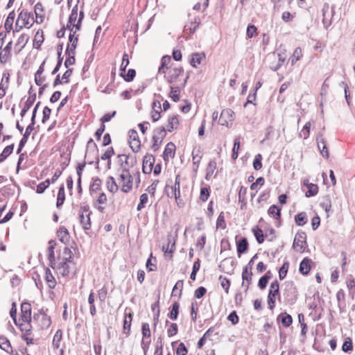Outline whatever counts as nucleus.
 I'll return each mask as SVG.
<instances>
[{
    "instance_id": "obj_11",
    "label": "nucleus",
    "mask_w": 355,
    "mask_h": 355,
    "mask_svg": "<svg viewBox=\"0 0 355 355\" xmlns=\"http://www.w3.org/2000/svg\"><path fill=\"white\" fill-rule=\"evenodd\" d=\"M155 157L153 155L147 154L144 157L142 163V171L145 174H150L155 164Z\"/></svg>"
},
{
    "instance_id": "obj_51",
    "label": "nucleus",
    "mask_w": 355,
    "mask_h": 355,
    "mask_svg": "<svg viewBox=\"0 0 355 355\" xmlns=\"http://www.w3.org/2000/svg\"><path fill=\"white\" fill-rule=\"evenodd\" d=\"M171 193L168 192L167 193V196L169 198L174 197L176 200H178L180 197V186H176L174 184L173 186L171 187Z\"/></svg>"
},
{
    "instance_id": "obj_13",
    "label": "nucleus",
    "mask_w": 355,
    "mask_h": 355,
    "mask_svg": "<svg viewBox=\"0 0 355 355\" xmlns=\"http://www.w3.org/2000/svg\"><path fill=\"white\" fill-rule=\"evenodd\" d=\"M316 141L318 149L320 150V153L322 157L328 159L329 157V151L325 144L324 139L323 137V135L322 133H318L316 137Z\"/></svg>"
},
{
    "instance_id": "obj_31",
    "label": "nucleus",
    "mask_w": 355,
    "mask_h": 355,
    "mask_svg": "<svg viewBox=\"0 0 355 355\" xmlns=\"http://www.w3.org/2000/svg\"><path fill=\"white\" fill-rule=\"evenodd\" d=\"M12 49V42H9L4 47L3 52L0 53V61L1 63H6L9 57Z\"/></svg>"
},
{
    "instance_id": "obj_47",
    "label": "nucleus",
    "mask_w": 355,
    "mask_h": 355,
    "mask_svg": "<svg viewBox=\"0 0 355 355\" xmlns=\"http://www.w3.org/2000/svg\"><path fill=\"white\" fill-rule=\"evenodd\" d=\"M311 125L310 121L305 123L299 134L300 137H302L304 139H306L309 137Z\"/></svg>"
},
{
    "instance_id": "obj_40",
    "label": "nucleus",
    "mask_w": 355,
    "mask_h": 355,
    "mask_svg": "<svg viewBox=\"0 0 355 355\" xmlns=\"http://www.w3.org/2000/svg\"><path fill=\"white\" fill-rule=\"evenodd\" d=\"M184 282L183 280H178L173 288L172 296L181 297L182 291L183 288Z\"/></svg>"
},
{
    "instance_id": "obj_59",
    "label": "nucleus",
    "mask_w": 355,
    "mask_h": 355,
    "mask_svg": "<svg viewBox=\"0 0 355 355\" xmlns=\"http://www.w3.org/2000/svg\"><path fill=\"white\" fill-rule=\"evenodd\" d=\"M148 195L146 193L141 194L139 198V203L137 207V211H141L145 207V205L148 202Z\"/></svg>"
},
{
    "instance_id": "obj_4",
    "label": "nucleus",
    "mask_w": 355,
    "mask_h": 355,
    "mask_svg": "<svg viewBox=\"0 0 355 355\" xmlns=\"http://www.w3.org/2000/svg\"><path fill=\"white\" fill-rule=\"evenodd\" d=\"M322 23L325 28H327L331 24V18L335 13V6H330L329 3H325L322 9Z\"/></svg>"
},
{
    "instance_id": "obj_22",
    "label": "nucleus",
    "mask_w": 355,
    "mask_h": 355,
    "mask_svg": "<svg viewBox=\"0 0 355 355\" xmlns=\"http://www.w3.org/2000/svg\"><path fill=\"white\" fill-rule=\"evenodd\" d=\"M36 99V94L33 93L31 95L29 96V97L27 98L26 101L25 102L24 106L22 108L20 116L21 118H23L26 112L29 110V109L32 107L33 103L35 102Z\"/></svg>"
},
{
    "instance_id": "obj_8",
    "label": "nucleus",
    "mask_w": 355,
    "mask_h": 355,
    "mask_svg": "<svg viewBox=\"0 0 355 355\" xmlns=\"http://www.w3.org/2000/svg\"><path fill=\"white\" fill-rule=\"evenodd\" d=\"M93 154L94 155V159H96V168H98V164H99V157H98V150L97 148V145L94 143L93 139L91 138L87 141V150L85 153V157L89 158L90 157L91 154Z\"/></svg>"
},
{
    "instance_id": "obj_39",
    "label": "nucleus",
    "mask_w": 355,
    "mask_h": 355,
    "mask_svg": "<svg viewBox=\"0 0 355 355\" xmlns=\"http://www.w3.org/2000/svg\"><path fill=\"white\" fill-rule=\"evenodd\" d=\"M281 207H278L277 205H273L269 207L268 214L277 220L281 217Z\"/></svg>"
},
{
    "instance_id": "obj_43",
    "label": "nucleus",
    "mask_w": 355,
    "mask_h": 355,
    "mask_svg": "<svg viewBox=\"0 0 355 355\" xmlns=\"http://www.w3.org/2000/svg\"><path fill=\"white\" fill-rule=\"evenodd\" d=\"M252 232L254 234V236L256 238L257 243L259 244L263 243L264 241V235H263L262 230H261L258 227H256L252 229Z\"/></svg>"
},
{
    "instance_id": "obj_17",
    "label": "nucleus",
    "mask_w": 355,
    "mask_h": 355,
    "mask_svg": "<svg viewBox=\"0 0 355 355\" xmlns=\"http://www.w3.org/2000/svg\"><path fill=\"white\" fill-rule=\"evenodd\" d=\"M175 154V146L173 142H168L163 153V159L164 161L168 162L169 157L173 158Z\"/></svg>"
},
{
    "instance_id": "obj_33",
    "label": "nucleus",
    "mask_w": 355,
    "mask_h": 355,
    "mask_svg": "<svg viewBox=\"0 0 355 355\" xmlns=\"http://www.w3.org/2000/svg\"><path fill=\"white\" fill-rule=\"evenodd\" d=\"M179 124V121L175 115H173L168 119L167 131L171 132L174 130L177 129Z\"/></svg>"
},
{
    "instance_id": "obj_34",
    "label": "nucleus",
    "mask_w": 355,
    "mask_h": 355,
    "mask_svg": "<svg viewBox=\"0 0 355 355\" xmlns=\"http://www.w3.org/2000/svg\"><path fill=\"white\" fill-rule=\"evenodd\" d=\"M45 279L50 288H54L56 282L49 268L45 269Z\"/></svg>"
},
{
    "instance_id": "obj_12",
    "label": "nucleus",
    "mask_w": 355,
    "mask_h": 355,
    "mask_svg": "<svg viewBox=\"0 0 355 355\" xmlns=\"http://www.w3.org/2000/svg\"><path fill=\"white\" fill-rule=\"evenodd\" d=\"M234 112L231 109L223 110L220 115L218 123L221 125L228 126V121H234Z\"/></svg>"
},
{
    "instance_id": "obj_18",
    "label": "nucleus",
    "mask_w": 355,
    "mask_h": 355,
    "mask_svg": "<svg viewBox=\"0 0 355 355\" xmlns=\"http://www.w3.org/2000/svg\"><path fill=\"white\" fill-rule=\"evenodd\" d=\"M252 277V270H247V268H243L242 271V279L243 283L242 286H245V291L247 292L249 288V284L251 283Z\"/></svg>"
},
{
    "instance_id": "obj_48",
    "label": "nucleus",
    "mask_w": 355,
    "mask_h": 355,
    "mask_svg": "<svg viewBox=\"0 0 355 355\" xmlns=\"http://www.w3.org/2000/svg\"><path fill=\"white\" fill-rule=\"evenodd\" d=\"M129 64V57L128 53H124L122 58V62L120 67V75L123 76V73L125 72L126 68Z\"/></svg>"
},
{
    "instance_id": "obj_60",
    "label": "nucleus",
    "mask_w": 355,
    "mask_h": 355,
    "mask_svg": "<svg viewBox=\"0 0 355 355\" xmlns=\"http://www.w3.org/2000/svg\"><path fill=\"white\" fill-rule=\"evenodd\" d=\"M200 24V20L199 17H195L193 21L191 22L190 26L188 27L189 32L191 34H193L196 32V29L198 28Z\"/></svg>"
},
{
    "instance_id": "obj_57",
    "label": "nucleus",
    "mask_w": 355,
    "mask_h": 355,
    "mask_svg": "<svg viewBox=\"0 0 355 355\" xmlns=\"http://www.w3.org/2000/svg\"><path fill=\"white\" fill-rule=\"evenodd\" d=\"M153 135H157L159 137V140L163 141V139L166 137V130L165 127L161 126L156 128L153 132Z\"/></svg>"
},
{
    "instance_id": "obj_32",
    "label": "nucleus",
    "mask_w": 355,
    "mask_h": 355,
    "mask_svg": "<svg viewBox=\"0 0 355 355\" xmlns=\"http://www.w3.org/2000/svg\"><path fill=\"white\" fill-rule=\"evenodd\" d=\"M106 187L107 190L114 193L118 191V185L116 183L115 179L112 176H109L107 178Z\"/></svg>"
},
{
    "instance_id": "obj_28",
    "label": "nucleus",
    "mask_w": 355,
    "mask_h": 355,
    "mask_svg": "<svg viewBox=\"0 0 355 355\" xmlns=\"http://www.w3.org/2000/svg\"><path fill=\"white\" fill-rule=\"evenodd\" d=\"M0 348L7 353H12V348L10 340L5 336H0Z\"/></svg>"
},
{
    "instance_id": "obj_41",
    "label": "nucleus",
    "mask_w": 355,
    "mask_h": 355,
    "mask_svg": "<svg viewBox=\"0 0 355 355\" xmlns=\"http://www.w3.org/2000/svg\"><path fill=\"white\" fill-rule=\"evenodd\" d=\"M318 192V187L315 184L309 183L307 184V191L305 193L307 198L315 196Z\"/></svg>"
},
{
    "instance_id": "obj_20",
    "label": "nucleus",
    "mask_w": 355,
    "mask_h": 355,
    "mask_svg": "<svg viewBox=\"0 0 355 355\" xmlns=\"http://www.w3.org/2000/svg\"><path fill=\"white\" fill-rule=\"evenodd\" d=\"M311 259L305 257L300 263L299 271L302 275H306L311 270Z\"/></svg>"
},
{
    "instance_id": "obj_62",
    "label": "nucleus",
    "mask_w": 355,
    "mask_h": 355,
    "mask_svg": "<svg viewBox=\"0 0 355 355\" xmlns=\"http://www.w3.org/2000/svg\"><path fill=\"white\" fill-rule=\"evenodd\" d=\"M240 148L239 138H236L234 141V146L232 149V158L236 159L238 157V151Z\"/></svg>"
},
{
    "instance_id": "obj_23",
    "label": "nucleus",
    "mask_w": 355,
    "mask_h": 355,
    "mask_svg": "<svg viewBox=\"0 0 355 355\" xmlns=\"http://www.w3.org/2000/svg\"><path fill=\"white\" fill-rule=\"evenodd\" d=\"M171 61L170 55H164L161 59V64L158 68L157 73L166 74V71L168 69V64Z\"/></svg>"
},
{
    "instance_id": "obj_25",
    "label": "nucleus",
    "mask_w": 355,
    "mask_h": 355,
    "mask_svg": "<svg viewBox=\"0 0 355 355\" xmlns=\"http://www.w3.org/2000/svg\"><path fill=\"white\" fill-rule=\"evenodd\" d=\"M277 320L280 321L284 327H288L293 323L292 316L286 312L280 313L277 317Z\"/></svg>"
},
{
    "instance_id": "obj_46",
    "label": "nucleus",
    "mask_w": 355,
    "mask_h": 355,
    "mask_svg": "<svg viewBox=\"0 0 355 355\" xmlns=\"http://www.w3.org/2000/svg\"><path fill=\"white\" fill-rule=\"evenodd\" d=\"M216 168V162L214 160H211L209 162L208 166L207 167L206 176H205L206 180H209V178L213 175Z\"/></svg>"
},
{
    "instance_id": "obj_52",
    "label": "nucleus",
    "mask_w": 355,
    "mask_h": 355,
    "mask_svg": "<svg viewBox=\"0 0 355 355\" xmlns=\"http://www.w3.org/2000/svg\"><path fill=\"white\" fill-rule=\"evenodd\" d=\"M210 196V188L209 187H202L200 189V199L202 202H205L208 200L209 197Z\"/></svg>"
},
{
    "instance_id": "obj_53",
    "label": "nucleus",
    "mask_w": 355,
    "mask_h": 355,
    "mask_svg": "<svg viewBox=\"0 0 355 355\" xmlns=\"http://www.w3.org/2000/svg\"><path fill=\"white\" fill-rule=\"evenodd\" d=\"M62 332L60 329L57 330L55 332L53 340V345L55 348L58 349L60 347V343L62 340Z\"/></svg>"
},
{
    "instance_id": "obj_16",
    "label": "nucleus",
    "mask_w": 355,
    "mask_h": 355,
    "mask_svg": "<svg viewBox=\"0 0 355 355\" xmlns=\"http://www.w3.org/2000/svg\"><path fill=\"white\" fill-rule=\"evenodd\" d=\"M118 162L119 164L120 168L119 171H121V172H127L130 171V164H129V160L128 155L125 154H120L117 156Z\"/></svg>"
},
{
    "instance_id": "obj_49",
    "label": "nucleus",
    "mask_w": 355,
    "mask_h": 355,
    "mask_svg": "<svg viewBox=\"0 0 355 355\" xmlns=\"http://www.w3.org/2000/svg\"><path fill=\"white\" fill-rule=\"evenodd\" d=\"M28 40H29V37L26 34H22L19 36V37L18 38L17 42L15 44V46H17L19 45L21 46L19 49V51H20L25 46V45L28 42Z\"/></svg>"
},
{
    "instance_id": "obj_63",
    "label": "nucleus",
    "mask_w": 355,
    "mask_h": 355,
    "mask_svg": "<svg viewBox=\"0 0 355 355\" xmlns=\"http://www.w3.org/2000/svg\"><path fill=\"white\" fill-rule=\"evenodd\" d=\"M216 227L224 230L226 227V223L225 220V216L223 212H220L219 214L217 220H216Z\"/></svg>"
},
{
    "instance_id": "obj_26",
    "label": "nucleus",
    "mask_w": 355,
    "mask_h": 355,
    "mask_svg": "<svg viewBox=\"0 0 355 355\" xmlns=\"http://www.w3.org/2000/svg\"><path fill=\"white\" fill-rule=\"evenodd\" d=\"M58 237L59 238V240L63 243H67L69 241V233L67 230V229L64 227H61L57 232Z\"/></svg>"
},
{
    "instance_id": "obj_5",
    "label": "nucleus",
    "mask_w": 355,
    "mask_h": 355,
    "mask_svg": "<svg viewBox=\"0 0 355 355\" xmlns=\"http://www.w3.org/2000/svg\"><path fill=\"white\" fill-rule=\"evenodd\" d=\"M306 235L304 232H298L294 239L293 248V249L299 252L304 251L306 245Z\"/></svg>"
},
{
    "instance_id": "obj_15",
    "label": "nucleus",
    "mask_w": 355,
    "mask_h": 355,
    "mask_svg": "<svg viewBox=\"0 0 355 355\" xmlns=\"http://www.w3.org/2000/svg\"><path fill=\"white\" fill-rule=\"evenodd\" d=\"M22 322H31V305L28 302H23L21 304Z\"/></svg>"
},
{
    "instance_id": "obj_24",
    "label": "nucleus",
    "mask_w": 355,
    "mask_h": 355,
    "mask_svg": "<svg viewBox=\"0 0 355 355\" xmlns=\"http://www.w3.org/2000/svg\"><path fill=\"white\" fill-rule=\"evenodd\" d=\"M192 158H193V171L195 173L197 172L200 160L202 159V155H200V148H195L192 151Z\"/></svg>"
},
{
    "instance_id": "obj_50",
    "label": "nucleus",
    "mask_w": 355,
    "mask_h": 355,
    "mask_svg": "<svg viewBox=\"0 0 355 355\" xmlns=\"http://www.w3.org/2000/svg\"><path fill=\"white\" fill-rule=\"evenodd\" d=\"M60 272L62 276H68L70 273L69 266L68 262L62 261L59 266Z\"/></svg>"
},
{
    "instance_id": "obj_30",
    "label": "nucleus",
    "mask_w": 355,
    "mask_h": 355,
    "mask_svg": "<svg viewBox=\"0 0 355 355\" xmlns=\"http://www.w3.org/2000/svg\"><path fill=\"white\" fill-rule=\"evenodd\" d=\"M179 309L180 304L178 302H173L171 306L170 312L168 314V316L171 320H175L178 318Z\"/></svg>"
},
{
    "instance_id": "obj_35",
    "label": "nucleus",
    "mask_w": 355,
    "mask_h": 355,
    "mask_svg": "<svg viewBox=\"0 0 355 355\" xmlns=\"http://www.w3.org/2000/svg\"><path fill=\"white\" fill-rule=\"evenodd\" d=\"M43 12V6L41 3L38 2L35 6V13L36 15V22L42 23L43 21L44 15L42 14Z\"/></svg>"
},
{
    "instance_id": "obj_14",
    "label": "nucleus",
    "mask_w": 355,
    "mask_h": 355,
    "mask_svg": "<svg viewBox=\"0 0 355 355\" xmlns=\"http://www.w3.org/2000/svg\"><path fill=\"white\" fill-rule=\"evenodd\" d=\"M34 129H35V125H33L29 124L27 126V128H26L25 132L23 135L22 138L19 141V146H18V148L17 150V154H19L21 152L23 148L24 147V146L26 145V144L28 139V137H29L31 133L34 130Z\"/></svg>"
},
{
    "instance_id": "obj_37",
    "label": "nucleus",
    "mask_w": 355,
    "mask_h": 355,
    "mask_svg": "<svg viewBox=\"0 0 355 355\" xmlns=\"http://www.w3.org/2000/svg\"><path fill=\"white\" fill-rule=\"evenodd\" d=\"M92 180H93V183L89 187L90 194H92L93 193H96L101 189V180L98 177L93 178Z\"/></svg>"
},
{
    "instance_id": "obj_19",
    "label": "nucleus",
    "mask_w": 355,
    "mask_h": 355,
    "mask_svg": "<svg viewBox=\"0 0 355 355\" xmlns=\"http://www.w3.org/2000/svg\"><path fill=\"white\" fill-rule=\"evenodd\" d=\"M248 241L245 237L236 241V250L239 257L248 250Z\"/></svg>"
},
{
    "instance_id": "obj_55",
    "label": "nucleus",
    "mask_w": 355,
    "mask_h": 355,
    "mask_svg": "<svg viewBox=\"0 0 355 355\" xmlns=\"http://www.w3.org/2000/svg\"><path fill=\"white\" fill-rule=\"evenodd\" d=\"M50 185V180L49 179L46 180L45 181L40 183L37 186L36 192L37 193H43L44 191L49 187Z\"/></svg>"
},
{
    "instance_id": "obj_44",
    "label": "nucleus",
    "mask_w": 355,
    "mask_h": 355,
    "mask_svg": "<svg viewBox=\"0 0 355 355\" xmlns=\"http://www.w3.org/2000/svg\"><path fill=\"white\" fill-rule=\"evenodd\" d=\"M180 88L179 87H171V92L169 96L174 102L180 101Z\"/></svg>"
},
{
    "instance_id": "obj_42",
    "label": "nucleus",
    "mask_w": 355,
    "mask_h": 355,
    "mask_svg": "<svg viewBox=\"0 0 355 355\" xmlns=\"http://www.w3.org/2000/svg\"><path fill=\"white\" fill-rule=\"evenodd\" d=\"M295 223L298 226L304 225L307 222L306 214L305 212H300V213L297 214L295 216Z\"/></svg>"
},
{
    "instance_id": "obj_45",
    "label": "nucleus",
    "mask_w": 355,
    "mask_h": 355,
    "mask_svg": "<svg viewBox=\"0 0 355 355\" xmlns=\"http://www.w3.org/2000/svg\"><path fill=\"white\" fill-rule=\"evenodd\" d=\"M289 265H290V263H289L288 261H286L284 262L283 265L279 268V278L280 280H283L286 277L288 270Z\"/></svg>"
},
{
    "instance_id": "obj_58",
    "label": "nucleus",
    "mask_w": 355,
    "mask_h": 355,
    "mask_svg": "<svg viewBox=\"0 0 355 355\" xmlns=\"http://www.w3.org/2000/svg\"><path fill=\"white\" fill-rule=\"evenodd\" d=\"M262 155L261 154H257L255 155L254 161H253V168L256 171H259L262 168Z\"/></svg>"
},
{
    "instance_id": "obj_2",
    "label": "nucleus",
    "mask_w": 355,
    "mask_h": 355,
    "mask_svg": "<svg viewBox=\"0 0 355 355\" xmlns=\"http://www.w3.org/2000/svg\"><path fill=\"white\" fill-rule=\"evenodd\" d=\"M90 214L91 211L88 205L80 207L79 213L80 223L85 230H89L91 229Z\"/></svg>"
},
{
    "instance_id": "obj_56",
    "label": "nucleus",
    "mask_w": 355,
    "mask_h": 355,
    "mask_svg": "<svg viewBox=\"0 0 355 355\" xmlns=\"http://www.w3.org/2000/svg\"><path fill=\"white\" fill-rule=\"evenodd\" d=\"M353 349V344L350 338H346L342 346V350L344 352H348Z\"/></svg>"
},
{
    "instance_id": "obj_64",
    "label": "nucleus",
    "mask_w": 355,
    "mask_h": 355,
    "mask_svg": "<svg viewBox=\"0 0 355 355\" xmlns=\"http://www.w3.org/2000/svg\"><path fill=\"white\" fill-rule=\"evenodd\" d=\"M136 76V71L133 69H130L126 74L123 73L121 76L126 82H131L134 80Z\"/></svg>"
},
{
    "instance_id": "obj_54",
    "label": "nucleus",
    "mask_w": 355,
    "mask_h": 355,
    "mask_svg": "<svg viewBox=\"0 0 355 355\" xmlns=\"http://www.w3.org/2000/svg\"><path fill=\"white\" fill-rule=\"evenodd\" d=\"M0 193L3 196H11L14 195L15 190L10 186H4L0 189Z\"/></svg>"
},
{
    "instance_id": "obj_10",
    "label": "nucleus",
    "mask_w": 355,
    "mask_h": 355,
    "mask_svg": "<svg viewBox=\"0 0 355 355\" xmlns=\"http://www.w3.org/2000/svg\"><path fill=\"white\" fill-rule=\"evenodd\" d=\"M183 73L184 69L182 67H174L171 69L167 74L164 75V78L168 83L172 84L175 83L179 76H180Z\"/></svg>"
},
{
    "instance_id": "obj_36",
    "label": "nucleus",
    "mask_w": 355,
    "mask_h": 355,
    "mask_svg": "<svg viewBox=\"0 0 355 355\" xmlns=\"http://www.w3.org/2000/svg\"><path fill=\"white\" fill-rule=\"evenodd\" d=\"M15 147V144H12L10 145L7 146L3 150V152L0 154V163L3 162L6 158L12 154L13 149Z\"/></svg>"
},
{
    "instance_id": "obj_27",
    "label": "nucleus",
    "mask_w": 355,
    "mask_h": 355,
    "mask_svg": "<svg viewBox=\"0 0 355 355\" xmlns=\"http://www.w3.org/2000/svg\"><path fill=\"white\" fill-rule=\"evenodd\" d=\"M62 49H63V44H58V60L57 62V64H56L55 68L53 69V70L51 72L52 75L56 74L60 69V67L62 65V60H63V57L62 56Z\"/></svg>"
},
{
    "instance_id": "obj_38",
    "label": "nucleus",
    "mask_w": 355,
    "mask_h": 355,
    "mask_svg": "<svg viewBox=\"0 0 355 355\" xmlns=\"http://www.w3.org/2000/svg\"><path fill=\"white\" fill-rule=\"evenodd\" d=\"M15 17V12H14V11H12L11 12H10L8 14V16L7 17V18L6 19V21L4 24V27H5L6 32H8V33L10 32V31L12 29V24L14 21Z\"/></svg>"
},
{
    "instance_id": "obj_6",
    "label": "nucleus",
    "mask_w": 355,
    "mask_h": 355,
    "mask_svg": "<svg viewBox=\"0 0 355 355\" xmlns=\"http://www.w3.org/2000/svg\"><path fill=\"white\" fill-rule=\"evenodd\" d=\"M33 319L38 322L39 325L43 329L49 328L51 324V318L44 313L43 309H40L37 313H35Z\"/></svg>"
},
{
    "instance_id": "obj_61",
    "label": "nucleus",
    "mask_w": 355,
    "mask_h": 355,
    "mask_svg": "<svg viewBox=\"0 0 355 355\" xmlns=\"http://www.w3.org/2000/svg\"><path fill=\"white\" fill-rule=\"evenodd\" d=\"M219 279L220 280L221 286L225 291L226 293H228L231 284L230 280L227 277H223L222 275L219 277Z\"/></svg>"
},
{
    "instance_id": "obj_3",
    "label": "nucleus",
    "mask_w": 355,
    "mask_h": 355,
    "mask_svg": "<svg viewBox=\"0 0 355 355\" xmlns=\"http://www.w3.org/2000/svg\"><path fill=\"white\" fill-rule=\"evenodd\" d=\"M277 295L279 296V285L278 281L275 280L270 284L268 295V304L270 310H273L275 306V298Z\"/></svg>"
},
{
    "instance_id": "obj_9",
    "label": "nucleus",
    "mask_w": 355,
    "mask_h": 355,
    "mask_svg": "<svg viewBox=\"0 0 355 355\" xmlns=\"http://www.w3.org/2000/svg\"><path fill=\"white\" fill-rule=\"evenodd\" d=\"M24 323H21L19 324V328L21 331L24 332L21 338L24 340L26 341L28 345L33 344V338H28V335H31V322H23Z\"/></svg>"
},
{
    "instance_id": "obj_29",
    "label": "nucleus",
    "mask_w": 355,
    "mask_h": 355,
    "mask_svg": "<svg viewBox=\"0 0 355 355\" xmlns=\"http://www.w3.org/2000/svg\"><path fill=\"white\" fill-rule=\"evenodd\" d=\"M65 200V193H64V186L63 184H62L58 190V196H57V202H56V207L57 208H60Z\"/></svg>"
},
{
    "instance_id": "obj_21",
    "label": "nucleus",
    "mask_w": 355,
    "mask_h": 355,
    "mask_svg": "<svg viewBox=\"0 0 355 355\" xmlns=\"http://www.w3.org/2000/svg\"><path fill=\"white\" fill-rule=\"evenodd\" d=\"M205 58V54L204 53H193L191 55L189 63L193 67L197 68L198 64H200L202 60Z\"/></svg>"
},
{
    "instance_id": "obj_7",
    "label": "nucleus",
    "mask_w": 355,
    "mask_h": 355,
    "mask_svg": "<svg viewBox=\"0 0 355 355\" xmlns=\"http://www.w3.org/2000/svg\"><path fill=\"white\" fill-rule=\"evenodd\" d=\"M121 182H123L121 190L125 192H129L132 188V176L130 175V171L121 172L119 175Z\"/></svg>"
},
{
    "instance_id": "obj_1",
    "label": "nucleus",
    "mask_w": 355,
    "mask_h": 355,
    "mask_svg": "<svg viewBox=\"0 0 355 355\" xmlns=\"http://www.w3.org/2000/svg\"><path fill=\"white\" fill-rule=\"evenodd\" d=\"M34 23L33 15L31 12L21 10L18 15L16 24L15 31L17 32L21 31L23 27L28 26V28H30Z\"/></svg>"
}]
</instances>
